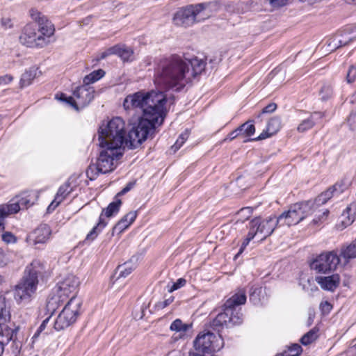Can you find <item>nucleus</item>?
Masks as SVG:
<instances>
[{
  "label": "nucleus",
  "instance_id": "obj_23",
  "mask_svg": "<svg viewBox=\"0 0 356 356\" xmlns=\"http://www.w3.org/2000/svg\"><path fill=\"white\" fill-rule=\"evenodd\" d=\"M324 114L321 112H314L310 116L304 120L298 125V131L299 132H305L312 129L318 120H322Z\"/></svg>",
  "mask_w": 356,
  "mask_h": 356
},
{
  "label": "nucleus",
  "instance_id": "obj_59",
  "mask_svg": "<svg viewBox=\"0 0 356 356\" xmlns=\"http://www.w3.org/2000/svg\"><path fill=\"white\" fill-rule=\"evenodd\" d=\"M320 307L325 313H329L332 309V305L327 301L322 302L320 305Z\"/></svg>",
  "mask_w": 356,
  "mask_h": 356
},
{
  "label": "nucleus",
  "instance_id": "obj_60",
  "mask_svg": "<svg viewBox=\"0 0 356 356\" xmlns=\"http://www.w3.org/2000/svg\"><path fill=\"white\" fill-rule=\"evenodd\" d=\"M60 203V202H58V200L56 201V199L54 197V200L51 202L47 209V213H52Z\"/></svg>",
  "mask_w": 356,
  "mask_h": 356
},
{
  "label": "nucleus",
  "instance_id": "obj_35",
  "mask_svg": "<svg viewBox=\"0 0 356 356\" xmlns=\"http://www.w3.org/2000/svg\"><path fill=\"white\" fill-rule=\"evenodd\" d=\"M350 186V182L346 178H343L336 182L334 185L331 187L335 195H339L344 192Z\"/></svg>",
  "mask_w": 356,
  "mask_h": 356
},
{
  "label": "nucleus",
  "instance_id": "obj_6",
  "mask_svg": "<svg viewBox=\"0 0 356 356\" xmlns=\"http://www.w3.org/2000/svg\"><path fill=\"white\" fill-rule=\"evenodd\" d=\"M81 301L79 298H72L67 301L54 321V327L56 330H63L74 323L80 314Z\"/></svg>",
  "mask_w": 356,
  "mask_h": 356
},
{
  "label": "nucleus",
  "instance_id": "obj_9",
  "mask_svg": "<svg viewBox=\"0 0 356 356\" xmlns=\"http://www.w3.org/2000/svg\"><path fill=\"white\" fill-rule=\"evenodd\" d=\"M340 258L337 251L324 252L317 256L311 263L312 270L319 273H330L337 269Z\"/></svg>",
  "mask_w": 356,
  "mask_h": 356
},
{
  "label": "nucleus",
  "instance_id": "obj_20",
  "mask_svg": "<svg viewBox=\"0 0 356 356\" xmlns=\"http://www.w3.org/2000/svg\"><path fill=\"white\" fill-rule=\"evenodd\" d=\"M66 298H63L57 291L51 294L47 301L46 309L49 314L53 315L56 309L63 305L65 302H67Z\"/></svg>",
  "mask_w": 356,
  "mask_h": 356
},
{
  "label": "nucleus",
  "instance_id": "obj_36",
  "mask_svg": "<svg viewBox=\"0 0 356 356\" xmlns=\"http://www.w3.org/2000/svg\"><path fill=\"white\" fill-rule=\"evenodd\" d=\"M10 319V314L6 307L0 308V337H3V327Z\"/></svg>",
  "mask_w": 356,
  "mask_h": 356
},
{
  "label": "nucleus",
  "instance_id": "obj_64",
  "mask_svg": "<svg viewBox=\"0 0 356 356\" xmlns=\"http://www.w3.org/2000/svg\"><path fill=\"white\" fill-rule=\"evenodd\" d=\"M328 213H329L328 210H327V209H326V210H325V211L323 212V213H322V216H321V218H318V219H317V218H315L312 220L313 224H314V225H317V224H318V222H319L320 221H321V219H322V218H323V219H325V218H327V215H328Z\"/></svg>",
  "mask_w": 356,
  "mask_h": 356
},
{
  "label": "nucleus",
  "instance_id": "obj_43",
  "mask_svg": "<svg viewBox=\"0 0 356 356\" xmlns=\"http://www.w3.org/2000/svg\"><path fill=\"white\" fill-rule=\"evenodd\" d=\"M261 292V288L252 287L250 291V300L254 305L259 304L260 302L259 293Z\"/></svg>",
  "mask_w": 356,
  "mask_h": 356
},
{
  "label": "nucleus",
  "instance_id": "obj_48",
  "mask_svg": "<svg viewBox=\"0 0 356 356\" xmlns=\"http://www.w3.org/2000/svg\"><path fill=\"white\" fill-rule=\"evenodd\" d=\"M1 26L5 30L12 29L14 26L13 20L8 16H3L1 19Z\"/></svg>",
  "mask_w": 356,
  "mask_h": 356
},
{
  "label": "nucleus",
  "instance_id": "obj_11",
  "mask_svg": "<svg viewBox=\"0 0 356 356\" xmlns=\"http://www.w3.org/2000/svg\"><path fill=\"white\" fill-rule=\"evenodd\" d=\"M281 226L279 217L275 216H270L265 219L257 217L250 222L251 231L255 232V236L257 234L262 235V240L270 236L277 227Z\"/></svg>",
  "mask_w": 356,
  "mask_h": 356
},
{
  "label": "nucleus",
  "instance_id": "obj_47",
  "mask_svg": "<svg viewBox=\"0 0 356 356\" xmlns=\"http://www.w3.org/2000/svg\"><path fill=\"white\" fill-rule=\"evenodd\" d=\"M186 284V280L184 278H179L175 282H173L170 286H169L168 292L172 293L174 291L184 286Z\"/></svg>",
  "mask_w": 356,
  "mask_h": 356
},
{
  "label": "nucleus",
  "instance_id": "obj_27",
  "mask_svg": "<svg viewBox=\"0 0 356 356\" xmlns=\"http://www.w3.org/2000/svg\"><path fill=\"white\" fill-rule=\"evenodd\" d=\"M20 207L17 199L13 200L8 204L2 205L0 207V215L10 216L11 214L17 213Z\"/></svg>",
  "mask_w": 356,
  "mask_h": 356
},
{
  "label": "nucleus",
  "instance_id": "obj_41",
  "mask_svg": "<svg viewBox=\"0 0 356 356\" xmlns=\"http://www.w3.org/2000/svg\"><path fill=\"white\" fill-rule=\"evenodd\" d=\"M333 90L332 87L330 84H325L323 86L321 91L320 96L323 101H327L332 96Z\"/></svg>",
  "mask_w": 356,
  "mask_h": 356
},
{
  "label": "nucleus",
  "instance_id": "obj_62",
  "mask_svg": "<svg viewBox=\"0 0 356 356\" xmlns=\"http://www.w3.org/2000/svg\"><path fill=\"white\" fill-rule=\"evenodd\" d=\"M13 79V77L11 75L6 74L5 76H0V85L1 84H8Z\"/></svg>",
  "mask_w": 356,
  "mask_h": 356
},
{
  "label": "nucleus",
  "instance_id": "obj_24",
  "mask_svg": "<svg viewBox=\"0 0 356 356\" xmlns=\"http://www.w3.org/2000/svg\"><path fill=\"white\" fill-rule=\"evenodd\" d=\"M356 215V204H351L341 214V223L344 227L351 225L355 220Z\"/></svg>",
  "mask_w": 356,
  "mask_h": 356
},
{
  "label": "nucleus",
  "instance_id": "obj_21",
  "mask_svg": "<svg viewBox=\"0 0 356 356\" xmlns=\"http://www.w3.org/2000/svg\"><path fill=\"white\" fill-rule=\"evenodd\" d=\"M280 127V120L278 118H273L267 124L266 131H264L258 137L254 139H250L249 140H260L265 139L279 131Z\"/></svg>",
  "mask_w": 356,
  "mask_h": 356
},
{
  "label": "nucleus",
  "instance_id": "obj_57",
  "mask_svg": "<svg viewBox=\"0 0 356 356\" xmlns=\"http://www.w3.org/2000/svg\"><path fill=\"white\" fill-rule=\"evenodd\" d=\"M8 262V259L6 257L3 250L0 248V267H4Z\"/></svg>",
  "mask_w": 356,
  "mask_h": 356
},
{
  "label": "nucleus",
  "instance_id": "obj_34",
  "mask_svg": "<svg viewBox=\"0 0 356 356\" xmlns=\"http://www.w3.org/2000/svg\"><path fill=\"white\" fill-rule=\"evenodd\" d=\"M136 267V264L133 263L131 261L118 266V270L119 271V277H126L131 274Z\"/></svg>",
  "mask_w": 356,
  "mask_h": 356
},
{
  "label": "nucleus",
  "instance_id": "obj_31",
  "mask_svg": "<svg viewBox=\"0 0 356 356\" xmlns=\"http://www.w3.org/2000/svg\"><path fill=\"white\" fill-rule=\"evenodd\" d=\"M116 55L120 56L124 61L131 60L134 54L132 49L127 47L124 45L117 44Z\"/></svg>",
  "mask_w": 356,
  "mask_h": 356
},
{
  "label": "nucleus",
  "instance_id": "obj_2",
  "mask_svg": "<svg viewBox=\"0 0 356 356\" xmlns=\"http://www.w3.org/2000/svg\"><path fill=\"white\" fill-rule=\"evenodd\" d=\"M204 59L174 54L160 59L154 68V83L165 90L180 91L205 69Z\"/></svg>",
  "mask_w": 356,
  "mask_h": 356
},
{
  "label": "nucleus",
  "instance_id": "obj_37",
  "mask_svg": "<svg viewBox=\"0 0 356 356\" xmlns=\"http://www.w3.org/2000/svg\"><path fill=\"white\" fill-rule=\"evenodd\" d=\"M238 127L242 134L241 136H251L255 132V127L254 124L250 123L249 121L246 122Z\"/></svg>",
  "mask_w": 356,
  "mask_h": 356
},
{
  "label": "nucleus",
  "instance_id": "obj_52",
  "mask_svg": "<svg viewBox=\"0 0 356 356\" xmlns=\"http://www.w3.org/2000/svg\"><path fill=\"white\" fill-rule=\"evenodd\" d=\"M348 122L351 129H356V107L351 111L348 118Z\"/></svg>",
  "mask_w": 356,
  "mask_h": 356
},
{
  "label": "nucleus",
  "instance_id": "obj_55",
  "mask_svg": "<svg viewBox=\"0 0 356 356\" xmlns=\"http://www.w3.org/2000/svg\"><path fill=\"white\" fill-rule=\"evenodd\" d=\"M136 216H137L136 211H130L123 217V219L125 221H127L129 225H131L135 220V219L136 218Z\"/></svg>",
  "mask_w": 356,
  "mask_h": 356
},
{
  "label": "nucleus",
  "instance_id": "obj_28",
  "mask_svg": "<svg viewBox=\"0 0 356 356\" xmlns=\"http://www.w3.org/2000/svg\"><path fill=\"white\" fill-rule=\"evenodd\" d=\"M37 71L38 68L33 67L22 75L19 82L21 88H24L31 84L32 81L37 76Z\"/></svg>",
  "mask_w": 356,
  "mask_h": 356
},
{
  "label": "nucleus",
  "instance_id": "obj_12",
  "mask_svg": "<svg viewBox=\"0 0 356 356\" xmlns=\"http://www.w3.org/2000/svg\"><path fill=\"white\" fill-rule=\"evenodd\" d=\"M30 15L32 19L38 24L37 32L39 33L38 35L40 38H44L43 46L48 45L51 42L50 38L55 32L54 25L47 17L36 10L31 9Z\"/></svg>",
  "mask_w": 356,
  "mask_h": 356
},
{
  "label": "nucleus",
  "instance_id": "obj_4",
  "mask_svg": "<svg viewBox=\"0 0 356 356\" xmlns=\"http://www.w3.org/2000/svg\"><path fill=\"white\" fill-rule=\"evenodd\" d=\"M102 150L95 163L90 164L86 170V175L90 180H95L99 174L113 171L118 165V161L122 156L123 148H118L100 144Z\"/></svg>",
  "mask_w": 356,
  "mask_h": 356
},
{
  "label": "nucleus",
  "instance_id": "obj_1",
  "mask_svg": "<svg viewBox=\"0 0 356 356\" xmlns=\"http://www.w3.org/2000/svg\"><path fill=\"white\" fill-rule=\"evenodd\" d=\"M166 102L165 94L160 91H140L128 95L123 103L124 108H138L143 112L137 126L133 127L127 133L123 119L120 117L113 118L99 127V143L123 149L125 147H137L154 131L156 126L163 122L166 115Z\"/></svg>",
  "mask_w": 356,
  "mask_h": 356
},
{
  "label": "nucleus",
  "instance_id": "obj_25",
  "mask_svg": "<svg viewBox=\"0 0 356 356\" xmlns=\"http://www.w3.org/2000/svg\"><path fill=\"white\" fill-rule=\"evenodd\" d=\"M340 256L348 263L350 259L356 258V238L349 245H343L341 248Z\"/></svg>",
  "mask_w": 356,
  "mask_h": 356
},
{
  "label": "nucleus",
  "instance_id": "obj_3",
  "mask_svg": "<svg viewBox=\"0 0 356 356\" xmlns=\"http://www.w3.org/2000/svg\"><path fill=\"white\" fill-rule=\"evenodd\" d=\"M42 271L43 266L37 259L26 267L22 278L14 289V298L17 304L28 303L31 300L37 290L38 277Z\"/></svg>",
  "mask_w": 356,
  "mask_h": 356
},
{
  "label": "nucleus",
  "instance_id": "obj_61",
  "mask_svg": "<svg viewBox=\"0 0 356 356\" xmlns=\"http://www.w3.org/2000/svg\"><path fill=\"white\" fill-rule=\"evenodd\" d=\"M277 108V105L275 103H271L265 106L262 110V113H272Z\"/></svg>",
  "mask_w": 356,
  "mask_h": 356
},
{
  "label": "nucleus",
  "instance_id": "obj_45",
  "mask_svg": "<svg viewBox=\"0 0 356 356\" xmlns=\"http://www.w3.org/2000/svg\"><path fill=\"white\" fill-rule=\"evenodd\" d=\"M254 236H255V232L253 231H251V229H250L249 232L248 233L247 237L242 243V245L239 249L238 252L236 254V257L238 255L241 254L243 252L245 248L247 247V245L249 244V243L254 238Z\"/></svg>",
  "mask_w": 356,
  "mask_h": 356
},
{
  "label": "nucleus",
  "instance_id": "obj_26",
  "mask_svg": "<svg viewBox=\"0 0 356 356\" xmlns=\"http://www.w3.org/2000/svg\"><path fill=\"white\" fill-rule=\"evenodd\" d=\"M334 195L335 193L330 187L328 190L319 195L315 200H309L312 202V210L315 211L318 207L325 204Z\"/></svg>",
  "mask_w": 356,
  "mask_h": 356
},
{
  "label": "nucleus",
  "instance_id": "obj_22",
  "mask_svg": "<svg viewBox=\"0 0 356 356\" xmlns=\"http://www.w3.org/2000/svg\"><path fill=\"white\" fill-rule=\"evenodd\" d=\"M246 298L245 291L240 289L225 302V306L233 311L235 307L245 304Z\"/></svg>",
  "mask_w": 356,
  "mask_h": 356
},
{
  "label": "nucleus",
  "instance_id": "obj_58",
  "mask_svg": "<svg viewBox=\"0 0 356 356\" xmlns=\"http://www.w3.org/2000/svg\"><path fill=\"white\" fill-rule=\"evenodd\" d=\"M348 356H355L356 355V338L352 341V345L347 350Z\"/></svg>",
  "mask_w": 356,
  "mask_h": 356
},
{
  "label": "nucleus",
  "instance_id": "obj_44",
  "mask_svg": "<svg viewBox=\"0 0 356 356\" xmlns=\"http://www.w3.org/2000/svg\"><path fill=\"white\" fill-rule=\"evenodd\" d=\"M1 238L6 244H15L17 241V237L10 232H4L1 234Z\"/></svg>",
  "mask_w": 356,
  "mask_h": 356
},
{
  "label": "nucleus",
  "instance_id": "obj_50",
  "mask_svg": "<svg viewBox=\"0 0 356 356\" xmlns=\"http://www.w3.org/2000/svg\"><path fill=\"white\" fill-rule=\"evenodd\" d=\"M273 8H280L286 6L289 0H266Z\"/></svg>",
  "mask_w": 356,
  "mask_h": 356
},
{
  "label": "nucleus",
  "instance_id": "obj_13",
  "mask_svg": "<svg viewBox=\"0 0 356 356\" xmlns=\"http://www.w3.org/2000/svg\"><path fill=\"white\" fill-rule=\"evenodd\" d=\"M121 204L122 201L120 199H116L115 201L111 202L106 209H103L97 225L87 234L86 240L93 241L97 236L98 234L107 225V222L104 220V216L110 218L116 215L120 210Z\"/></svg>",
  "mask_w": 356,
  "mask_h": 356
},
{
  "label": "nucleus",
  "instance_id": "obj_53",
  "mask_svg": "<svg viewBox=\"0 0 356 356\" xmlns=\"http://www.w3.org/2000/svg\"><path fill=\"white\" fill-rule=\"evenodd\" d=\"M117 49H117L116 45L113 46V47L107 49L106 50H105L102 53H101L99 58V59H104V58H106L108 56L116 55Z\"/></svg>",
  "mask_w": 356,
  "mask_h": 356
},
{
  "label": "nucleus",
  "instance_id": "obj_16",
  "mask_svg": "<svg viewBox=\"0 0 356 356\" xmlns=\"http://www.w3.org/2000/svg\"><path fill=\"white\" fill-rule=\"evenodd\" d=\"M79 284V279L73 275H70L58 284L56 291L67 300L72 298H77L76 294Z\"/></svg>",
  "mask_w": 356,
  "mask_h": 356
},
{
  "label": "nucleus",
  "instance_id": "obj_15",
  "mask_svg": "<svg viewBox=\"0 0 356 356\" xmlns=\"http://www.w3.org/2000/svg\"><path fill=\"white\" fill-rule=\"evenodd\" d=\"M356 40V26H348L337 32L329 39L328 47L331 50L348 44Z\"/></svg>",
  "mask_w": 356,
  "mask_h": 356
},
{
  "label": "nucleus",
  "instance_id": "obj_30",
  "mask_svg": "<svg viewBox=\"0 0 356 356\" xmlns=\"http://www.w3.org/2000/svg\"><path fill=\"white\" fill-rule=\"evenodd\" d=\"M105 75V72L99 69L97 70H94L89 74L86 75L83 80L84 85L90 86L91 83H93L97 81H99L101 78H102Z\"/></svg>",
  "mask_w": 356,
  "mask_h": 356
},
{
  "label": "nucleus",
  "instance_id": "obj_7",
  "mask_svg": "<svg viewBox=\"0 0 356 356\" xmlns=\"http://www.w3.org/2000/svg\"><path fill=\"white\" fill-rule=\"evenodd\" d=\"M95 90L93 87L82 85L77 87L72 96L67 97L61 95V100L70 104L73 108L79 111L86 107L94 99Z\"/></svg>",
  "mask_w": 356,
  "mask_h": 356
},
{
  "label": "nucleus",
  "instance_id": "obj_32",
  "mask_svg": "<svg viewBox=\"0 0 356 356\" xmlns=\"http://www.w3.org/2000/svg\"><path fill=\"white\" fill-rule=\"evenodd\" d=\"M192 327V324L184 323L179 318L173 321L170 326L172 331L177 332L184 333Z\"/></svg>",
  "mask_w": 356,
  "mask_h": 356
},
{
  "label": "nucleus",
  "instance_id": "obj_17",
  "mask_svg": "<svg viewBox=\"0 0 356 356\" xmlns=\"http://www.w3.org/2000/svg\"><path fill=\"white\" fill-rule=\"evenodd\" d=\"M242 321L241 315L236 314L234 315L233 311L229 308H226L224 305L223 312L219 313L211 322V326L215 330H218L220 327L227 326L232 323L233 325L239 324Z\"/></svg>",
  "mask_w": 356,
  "mask_h": 356
},
{
  "label": "nucleus",
  "instance_id": "obj_10",
  "mask_svg": "<svg viewBox=\"0 0 356 356\" xmlns=\"http://www.w3.org/2000/svg\"><path fill=\"white\" fill-rule=\"evenodd\" d=\"M222 347V339L220 335L207 331L200 333L194 341V348L203 353L218 351Z\"/></svg>",
  "mask_w": 356,
  "mask_h": 356
},
{
  "label": "nucleus",
  "instance_id": "obj_46",
  "mask_svg": "<svg viewBox=\"0 0 356 356\" xmlns=\"http://www.w3.org/2000/svg\"><path fill=\"white\" fill-rule=\"evenodd\" d=\"M129 225L122 218L113 228V233L120 234L129 227Z\"/></svg>",
  "mask_w": 356,
  "mask_h": 356
},
{
  "label": "nucleus",
  "instance_id": "obj_39",
  "mask_svg": "<svg viewBox=\"0 0 356 356\" xmlns=\"http://www.w3.org/2000/svg\"><path fill=\"white\" fill-rule=\"evenodd\" d=\"M302 351V347L298 343H294L289 348L288 350L284 351L281 354L283 356H298Z\"/></svg>",
  "mask_w": 356,
  "mask_h": 356
},
{
  "label": "nucleus",
  "instance_id": "obj_42",
  "mask_svg": "<svg viewBox=\"0 0 356 356\" xmlns=\"http://www.w3.org/2000/svg\"><path fill=\"white\" fill-rule=\"evenodd\" d=\"M189 136V132L186 130L184 133L181 134L179 138L177 139L175 143L172 147L175 151L178 150L186 142Z\"/></svg>",
  "mask_w": 356,
  "mask_h": 356
},
{
  "label": "nucleus",
  "instance_id": "obj_5",
  "mask_svg": "<svg viewBox=\"0 0 356 356\" xmlns=\"http://www.w3.org/2000/svg\"><path fill=\"white\" fill-rule=\"evenodd\" d=\"M312 202L309 201L300 202L291 205L287 211H284L279 217L282 226L296 225L311 215Z\"/></svg>",
  "mask_w": 356,
  "mask_h": 356
},
{
  "label": "nucleus",
  "instance_id": "obj_56",
  "mask_svg": "<svg viewBox=\"0 0 356 356\" xmlns=\"http://www.w3.org/2000/svg\"><path fill=\"white\" fill-rule=\"evenodd\" d=\"M241 135L242 134L241 133L239 127H238L235 130H234L233 131L229 133V135L227 136V137L225 139V140H232L234 138H236V137L241 136Z\"/></svg>",
  "mask_w": 356,
  "mask_h": 356
},
{
  "label": "nucleus",
  "instance_id": "obj_18",
  "mask_svg": "<svg viewBox=\"0 0 356 356\" xmlns=\"http://www.w3.org/2000/svg\"><path fill=\"white\" fill-rule=\"evenodd\" d=\"M51 229L47 224H40L36 229L28 236V239L33 242V244L45 243L50 238Z\"/></svg>",
  "mask_w": 356,
  "mask_h": 356
},
{
  "label": "nucleus",
  "instance_id": "obj_49",
  "mask_svg": "<svg viewBox=\"0 0 356 356\" xmlns=\"http://www.w3.org/2000/svg\"><path fill=\"white\" fill-rule=\"evenodd\" d=\"M174 299L175 298L172 296H170L164 300L156 302L155 307L157 309H163L170 305L174 301Z\"/></svg>",
  "mask_w": 356,
  "mask_h": 356
},
{
  "label": "nucleus",
  "instance_id": "obj_19",
  "mask_svg": "<svg viewBox=\"0 0 356 356\" xmlns=\"http://www.w3.org/2000/svg\"><path fill=\"white\" fill-rule=\"evenodd\" d=\"M316 282L323 289L334 291L339 285L340 277L338 274H332L329 276L316 277Z\"/></svg>",
  "mask_w": 356,
  "mask_h": 356
},
{
  "label": "nucleus",
  "instance_id": "obj_38",
  "mask_svg": "<svg viewBox=\"0 0 356 356\" xmlns=\"http://www.w3.org/2000/svg\"><path fill=\"white\" fill-rule=\"evenodd\" d=\"M253 209L251 207H245L241 209L238 212V219L236 221V223L238 222H243L244 221L248 220L252 214Z\"/></svg>",
  "mask_w": 356,
  "mask_h": 356
},
{
  "label": "nucleus",
  "instance_id": "obj_40",
  "mask_svg": "<svg viewBox=\"0 0 356 356\" xmlns=\"http://www.w3.org/2000/svg\"><path fill=\"white\" fill-rule=\"evenodd\" d=\"M21 209H28L33 204L30 198V195H23L16 197Z\"/></svg>",
  "mask_w": 356,
  "mask_h": 356
},
{
  "label": "nucleus",
  "instance_id": "obj_63",
  "mask_svg": "<svg viewBox=\"0 0 356 356\" xmlns=\"http://www.w3.org/2000/svg\"><path fill=\"white\" fill-rule=\"evenodd\" d=\"M134 183H132V182H129L127 184V186L120 191L118 193V195H124L125 193H127L128 191H129L134 186Z\"/></svg>",
  "mask_w": 356,
  "mask_h": 356
},
{
  "label": "nucleus",
  "instance_id": "obj_54",
  "mask_svg": "<svg viewBox=\"0 0 356 356\" xmlns=\"http://www.w3.org/2000/svg\"><path fill=\"white\" fill-rule=\"evenodd\" d=\"M52 315L49 314V316L47 318H46L41 323V325H40V327H38V330L36 331V332L35 333L34 336H33V338H35L37 337L40 333H41L42 331H44L51 318Z\"/></svg>",
  "mask_w": 356,
  "mask_h": 356
},
{
  "label": "nucleus",
  "instance_id": "obj_8",
  "mask_svg": "<svg viewBox=\"0 0 356 356\" xmlns=\"http://www.w3.org/2000/svg\"><path fill=\"white\" fill-rule=\"evenodd\" d=\"M203 10L204 6L202 4L190 5L180 8L174 14L173 23L179 26H191L195 23L200 22L197 16Z\"/></svg>",
  "mask_w": 356,
  "mask_h": 356
},
{
  "label": "nucleus",
  "instance_id": "obj_51",
  "mask_svg": "<svg viewBox=\"0 0 356 356\" xmlns=\"http://www.w3.org/2000/svg\"><path fill=\"white\" fill-rule=\"evenodd\" d=\"M356 79V67L352 65L350 67L347 76H346V80L347 82L350 83L355 81Z\"/></svg>",
  "mask_w": 356,
  "mask_h": 356
},
{
  "label": "nucleus",
  "instance_id": "obj_14",
  "mask_svg": "<svg viewBox=\"0 0 356 356\" xmlns=\"http://www.w3.org/2000/svg\"><path fill=\"white\" fill-rule=\"evenodd\" d=\"M19 40L21 44L27 47H44V38L38 35L37 26L33 24H27L22 28Z\"/></svg>",
  "mask_w": 356,
  "mask_h": 356
},
{
  "label": "nucleus",
  "instance_id": "obj_33",
  "mask_svg": "<svg viewBox=\"0 0 356 356\" xmlns=\"http://www.w3.org/2000/svg\"><path fill=\"white\" fill-rule=\"evenodd\" d=\"M72 191V189L69 183H65L60 186L55 195L56 201L58 200V202H60L64 201L67 195L71 193Z\"/></svg>",
  "mask_w": 356,
  "mask_h": 356
},
{
  "label": "nucleus",
  "instance_id": "obj_29",
  "mask_svg": "<svg viewBox=\"0 0 356 356\" xmlns=\"http://www.w3.org/2000/svg\"><path fill=\"white\" fill-rule=\"evenodd\" d=\"M318 332L319 329L316 327L311 329L301 337V343L304 346H307L315 341L318 337Z\"/></svg>",
  "mask_w": 356,
  "mask_h": 356
}]
</instances>
